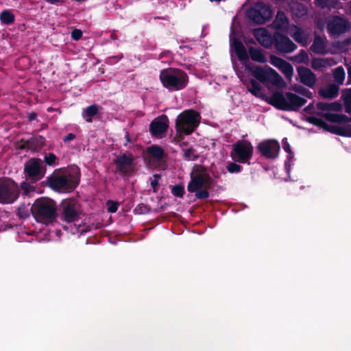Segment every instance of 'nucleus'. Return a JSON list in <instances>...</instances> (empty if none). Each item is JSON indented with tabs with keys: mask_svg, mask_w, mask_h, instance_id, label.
<instances>
[{
	"mask_svg": "<svg viewBox=\"0 0 351 351\" xmlns=\"http://www.w3.org/2000/svg\"><path fill=\"white\" fill-rule=\"evenodd\" d=\"M247 90L256 97L282 110H297L306 102L305 99L292 93L284 95L280 92H276L271 97H267L263 93L261 86L255 80H252L251 86H248Z\"/></svg>",
	"mask_w": 351,
	"mask_h": 351,
	"instance_id": "f257e3e1",
	"label": "nucleus"
},
{
	"mask_svg": "<svg viewBox=\"0 0 351 351\" xmlns=\"http://www.w3.org/2000/svg\"><path fill=\"white\" fill-rule=\"evenodd\" d=\"M212 180L207 170L200 166L195 165L191 172V180L188 184L187 190L195 193L197 199H206L208 189L211 187Z\"/></svg>",
	"mask_w": 351,
	"mask_h": 351,
	"instance_id": "f03ea898",
	"label": "nucleus"
},
{
	"mask_svg": "<svg viewBox=\"0 0 351 351\" xmlns=\"http://www.w3.org/2000/svg\"><path fill=\"white\" fill-rule=\"evenodd\" d=\"M79 171L77 168L58 170L49 179V186L60 192L73 191L79 184Z\"/></svg>",
	"mask_w": 351,
	"mask_h": 351,
	"instance_id": "7ed1b4c3",
	"label": "nucleus"
},
{
	"mask_svg": "<svg viewBox=\"0 0 351 351\" xmlns=\"http://www.w3.org/2000/svg\"><path fill=\"white\" fill-rule=\"evenodd\" d=\"M31 211L38 222L49 224L56 217L57 204L50 198H38L31 207Z\"/></svg>",
	"mask_w": 351,
	"mask_h": 351,
	"instance_id": "20e7f679",
	"label": "nucleus"
},
{
	"mask_svg": "<svg viewBox=\"0 0 351 351\" xmlns=\"http://www.w3.org/2000/svg\"><path fill=\"white\" fill-rule=\"evenodd\" d=\"M160 79L163 86L171 90L182 89L188 82V77L185 72L175 69L162 70L160 74Z\"/></svg>",
	"mask_w": 351,
	"mask_h": 351,
	"instance_id": "39448f33",
	"label": "nucleus"
},
{
	"mask_svg": "<svg viewBox=\"0 0 351 351\" xmlns=\"http://www.w3.org/2000/svg\"><path fill=\"white\" fill-rule=\"evenodd\" d=\"M246 69L250 70L252 75L262 83H269L277 87L285 86V83L282 77L272 68L265 66L250 67L246 65Z\"/></svg>",
	"mask_w": 351,
	"mask_h": 351,
	"instance_id": "423d86ee",
	"label": "nucleus"
},
{
	"mask_svg": "<svg viewBox=\"0 0 351 351\" xmlns=\"http://www.w3.org/2000/svg\"><path fill=\"white\" fill-rule=\"evenodd\" d=\"M200 115L193 110H185L176 119V130L180 133L189 134L198 126Z\"/></svg>",
	"mask_w": 351,
	"mask_h": 351,
	"instance_id": "0eeeda50",
	"label": "nucleus"
},
{
	"mask_svg": "<svg viewBox=\"0 0 351 351\" xmlns=\"http://www.w3.org/2000/svg\"><path fill=\"white\" fill-rule=\"evenodd\" d=\"M253 146L247 141H239L233 145L230 156L237 162L245 163L252 156Z\"/></svg>",
	"mask_w": 351,
	"mask_h": 351,
	"instance_id": "6e6552de",
	"label": "nucleus"
},
{
	"mask_svg": "<svg viewBox=\"0 0 351 351\" xmlns=\"http://www.w3.org/2000/svg\"><path fill=\"white\" fill-rule=\"evenodd\" d=\"M19 194V187L14 181L10 179L0 180V203H12L18 198Z\"/></svg>",
	"mask_w": 351,
	"mask_h": 351,
	"instance_id": "1a4fd4ad",
	"label": "nucleus"
},
{
	"mask_svg": "<svg viewBox=\"0 0 351 351\" xmlns=\"http://www.w3.org/2000/svg\"><path fill=\"white\" fill-rule=\"evenodd\" d=\"M61 219L66 222H73L79 219L80 207L75 199H65L62 202Z\"/></svg>",
	"mask_w": 351,
	"mask_h": 351,
	"instance_id": "9d476101",
	"label": "nucleus"
},
{
	"mask_svg": "<svg viewBox=\"0 0 351 351\" xmlns=\"http://www.w3.org/2000/svg\"><path fill=\"white\" fill-rule=\"evenodd\" d=\"M280 145L275 140H267L260 143L258 149L261 154L267 158H276L280 152Z\"/></svg>",
	"mask_w": 351,
	"mask_h": 351,
	"instance_id": "9b49d317",
	"label": "nucleus"
},
{
	"mask_svg": "<svg viewBox=\"0 0 351 351\" xmlns=\"http://www.w3.org/2000/svg\"><path fill=\"white\" fill-rule=\"evenodd\" d=\"M25 171L29 177L36 180L42 178L45 173L42 161L36 158L31 159L25 164Z\"/></svg>",
	"mask_w": 351,
	"mask_h": 351,
	"instance_id": "f8f14e48",
	"label": "nucleus"
},
{
	"mask_svg": "<svg viewBox=\"0 0 351 351\" xmlns=\"http://www.w3.org/2000/svg\"><path fill=\"white\" fill-rule=\"evenodd\" d=\"M349 29V22L340 17H333L328 23V30L332 36H339L346 32Z\"/></svg>",
	"mask_w": 351,
	"mask_h": 351,
	"instance_id": "ddd939ff",
	"label": "nucleus"
},
{
	"mask_svg": "<svg viewBox=\"0 0 351 351\" xmlns=\"http://www.w3.org/2000/svg\"><path fill=\"white\" fill-rule=\"evenodd\" d=\"M169 120L166 116H161L154 119L150 123V132L153 136L162 138L167 132Z\"/></svg>",
	"mask_w": 351,
	"mask_h": 351,
	"instance_id": "4468645a",
	"label": "nucleus"
},
{
	"mask_svg": "<svg viewBox=\"0 0 351 351\" xmlns=\"http://www.w3.org/2000/svg\"><path fill=\"white\" fill-rule=\"evenodd\" d=\"M274 38L276 48L279 51L290 53L293 51L296 48L295 45L289 38L280 34H275Z\"/></svg>",
	"mask_w": 351,
	"mask_h": 351,
	"instance_id": "2eb2a0df",
	"label": "nucleus"
},
{
	"mask_svg": "<svg viewBox=\"0 0 351 351\" xmlns=\"http://www.w3.org/2000/svg\"><path fill=\"white\" fill-rule=\"evenodd\" d=\"M134 158L131 154H123L116 160L118 170L123 174L131 173L133 169Z\"/></svg>",
	"mask_w": 351,
	"mask_h": 351,
	"instance_id": "dca6fc26",
	"label": "nucleus"
},
{
	"mask_svg": "<svg viewBox=\"0 0 351 351\" xmlns=\"http://www.w3.org/2000/svg\"><path fill=\"white\" fill-rule=\"evenodd\" d=\"M165 154L163 149L158 145H152L147 148L146 158L149 163L160 162L164 160Z\"/></svg>",
	"mask_w": 351,
	"mask_h": 351,
	"instance_id": "f3484780",
	"label": "nucleus"
},
{
	"mask_svg": "<svg viewBox=\"0 0 351 351\" xmlns=\"http://www.w3.org/2000/svg\"><path fill=\"white\" fill-rule=\"evenodd\" d=\"M297 70L300 82L302 84L311 88L315 85L316 81L315 75L310 69L304 67H298Z\"/></svg>",
	"mask_w": 351,
	"mask_h": 351,
	"instance_id": "a211bd4d",
	"label": "nucleus"
},
{
	"mask_svg": "<svg viewBox=\"0 0 351 351\" xmlns=\"http://www.w3.org/2000/svg\"><path fill=\"white\" fill-rule=\"evenodd\" d=\"M254 35L261 45L265 47H269L272 45L273 38L267 29L264 28L256 29L254 31Z\"/></svg>",
	"mask_w": 351,
	"mask_h": 351,
	"instance_id": "6ab92c4d",
	"label": "nucleus"
},
{
	"mask_svg": "<svg viewBox=\"0 0 351 351\" xmlns=\"http://www.w3.org/2000/svg\"><path fill=\"white\" fill-rule=\"evenodd\" d=\"M289 34L296 42L302 45H307L309 43L308 34L296 26L290 27Z\"/></svg>",
	"mask_w": 351,
	"mask_h": 351,
	"instance_id": "aec40b11",
	"label": "nucleus"
},
{
	"mask_svg": "<svg viewBox=\"0 0 351 351\" xmlns=\"http://www.w3.org/2000/svg\"><path fill=\"white\" fill-rule=\"evenodd\" d=\"M232 50L235 52L239 59L241 61H246L248 59L247 52L245 46L237 40H234L231 44Z\"/></svg>",
	"mask_w": 351,
	"mask_h": 351,
	"instance_id": "412c9836",
	"label": "nucleus"
},
{
	"mask_svg": "<svg viewBox=\"0 0 351 351\" xmlns=\"http://www.w3.org/2000/svg\"><path fill=\"white\" fill-rule=\"evenodd\" d=\"M256 7L261 10L259 14L261 15L260 18H256L258 23H263L271 18L272 12L269 6L265 5L263 3L259 2L256 5Z\"/></svg>",
	"mask_w": 351,
	"mask_h": 351,
	"instance_id": "4be33fe9",
	"label": "nucleus"
},
{
	"mask_svg": "<svg viewBox=\"0 0 351 351\" xmlns=\"http://www.w3.org/2000/svg\"><path fill=\"white\" fill-rule=\"evenodd\" d=\"M336 64L332 59L329 58H314L311 62V66L314 69H320L330 66Z\"/></svg>",
	"mask_w": 351,
	"mask_h": 351,
	"instance_id": "5701e85b",
	"label": "nucleus"
},
{
	"mask_svg": "<svg viewBox=\"0 0 351 351\" xmlns=\"http://www.w3.org/2000/svg\"><path fill=\"white\" fill-rule=\"evenodd\" d=\"M312 49L317 53H325L327 51L325 40L320 37H315Z\"/></svg>",
	"mask_w": 351,
	"mask_h": 351,
	"instance_id": "b1692460",
	"label": "nucleus"
},
{
	"mask_svg": "<svg viewBox=\"0 0 351 351\" xmlns=\"http://www.w3.org/2000/svg\"><path fill=\"white\" fill-rule=\"evenodd\" d=\"M249 54L251 58L256 62L263 63L266 62V58L263 51L258 49L250 47Z\"/></svg>",
	"mask_w": 351,
	"mask_h": 351,
	"instance_id": "393cba45",
	"label": "nucleus"
},
{
	"mask_svg": "<svg viewBox=\"0 0 351 351\" xmlns=\"http://www.w3.org/2000/svg\"><path fill=\"white\" fill-rule=\"evenodd\" d=\"M339 88L335 84H330L319 91L321 95L326 98H333L337 95Z\"/></svg>",
	"mask_w": 351,
	"mask_h": 351,
	"instance_id": "a878e982",
	"label": "nucleus"
},
{
	"mask_svg": "<svg viewBox=\"0 0 351 351\" xmlns=\"http://www.w3.org/2000/svg\"><path fill=\"white\" fill-rule=\"evenodd\" d=\"M98 106L92 105L85 108L82 112V117L87 122H91L93 117L97 113Z\"/></svg>",
	"mask_w": 351,
	"mask_h": 351,
	"instance_id": "bb28decb",
	"label": "nucleus"
},
{
	"mask_svg": "<svg viewBox=\"0 0 351 351\" xmlns=\"http://www.w3.org/2000/svg\"><path fill=\"white\" fill-rule=\"evenodd\" d=\"M287 23L288 21L285 14L282 12H278L274 23V27L279 29H283L287 27Z\"/></svg>",
	"mask_w": 351,
	"mask_h": 351,
	"instance_id": "cd10ccee",
	"label": "nucleus"
},
{
	"mask_svg": "<svg viewBox=\"0 0 351 351\" xmlns=\"http://www.w3.org/2000/svg\"><path fill=\"white\" fill-rule=\"evenodd\" d=\"M0 20L2 23L10 25L14 21V15L11 11L5 10L0 14Z\"/></svg>",
	"mask_w": 351,
	"mask_h": 351,
	"instance_id": "c85d7f7f",
	"label": "nucleus"
},
{
	"mask_svg": "<svg viewBox=\"0 0 351 351\" xmlns=\"http://www.w3.org/2000/svg\"><path fill=\"white\" fill-rule=\"evenodd\" d=\"M345 71L341 66H339L334 70L333 76L335 81L339 84H342L345 80Z\"/></svg>",
	"mask_w": 351,
	"mask_h": 351,
	"instance_id": "c756f323",
	"label": "nucleus"
},
{
	"mask_svg": "<svg viewBox=\"0 0 351 351\" xmlns=\"http://www.w3.org/2000/svg\"><path fill=\"white\" fill-rule=\"evenodd\" d=\"M343 102L347 112H351V88L346 90L343 95Z\"/></svg>",
	"mask_w": 351,
	"mask_h": 351,
	"instance_id": "7c9ffc66",
	"label": "nucleus"
},
{
	"mask_svg": "<svg viewBox=\"0 0 351 351\" xmlns=\"http://www.w3.org/2000/svg\"><path fill=\"white\" fill-rule=\"evenodd\" d=\"M30 210L29 205L21 204L17 210V215L19 217L25 219L29 216Z\"/></svg>",
	"mask_w": 351,
	"mask_h": 351,
	"instance_id": "2f4dec72",
	"label": "nucleus"
},
{
	"mask_svg": "<svg viewBox=\"0 0 351 351\" xmlns=\"http://www.w3.org/2000/svg\"><path fill=\"white\" fill-rule=\"evenodd\" d=\"M270 62L272 65L278 68L280 71L287 63V62H286L285 60L275 56H271L270 57Z\"/></svg>",
	"mask_w": 351,
	"mask_h": 351,
	"instance_id": "473e14b6",
	"label": "nucleus"
},
{
	"mask_svg": "<svg viewBox=\"0 0 351 351\" xmlns=\"http://www.w3.org/2000/svg\"><path fill=\"white\" fill-rule=\"evenodd\" d=\"M270 62L272 65L278 68L280 71L287 63V62H286L285 60L275 56H271L270 57Z\"/></svg>",
	"mask_w": 351,
	"mask_h": 351,
	"instance_id": "72a5a7b5",
	"label": "nucleus"
},
{
	"mask_svg": "<svg viewBox=\"0 0 351 351\" xmlns=\"http://www.w3.org/2000/svg\"><path fill=\"white\" fill-rule=\"evenodd\" d=\"M280 71L284 74V75L289 80L291 81L292 79V77L293 75V68L291 66V64L287 62L284 67L282 68Z\"/></svg>",
	"mask_w": 351,
	"mask_h": 351,
	"instance_id": "f704fd0d",
	"label": "nucleus"
},
{
	"mask_svg": "<svg viewBox=\"0 0 351 351\" xmlns=\"http://www.w3.org/2000/svg\"><path fill=\"white\" fill-rule=\"evenodd\" d=\"M317 107L319 109H320L322 110H326V111H328L330 110H338L340 109L339 104H338L337 103H334L332 104H325V103H319L317 104Z\"/></svg>",
	"mask_w": 351,
	"mask_h": 351,
	"instance_id": "c9c22d12",
	"label": "nucleus"
},
{
	"mask_svg": "<svg viewBox=\"0 0 351 351\" xmlns=\"http://www.w3.org/2000/svg\"><path fill=\"white\" fill-rule=\"evenodd\" d=\"M295 60L298 63L307 64L309 60L308 55L304 51H301L295 56Z\"/></svg>",
	"mask_w": 351,
	"mask_h": 351,
	"instance_id": "e433bc0d",
	"label": "nucleus"
},
{
	"mask_svg": "<svg viewBox=\"0 0 351 351\" xmlns=\"http://www.w3.org/2000/svg\"><path fill=\"white\" fill-rule=\"evenodd\" d=\"M260 11L255 6L254 8L250 9L248 11V16L250 19H251L252 21L258 23V21L256 20V18H260L261 16L260 13Z\"/></svg>",
	"mask_w": 351,
	"mask_h": 351,
	"instance_id": "4c0bfd02",
	"label": "nucleus"
},
{
	"mask_svg": "<svg viewBox=\"0 0 351 351\" xmlns=\"http://www.w3.org/2000/svg\"><path fill=\"white\" fill-rule=\"evenodd\" d=\"M282 147L284 150L288 154L289 159H291L293 157V153L291 152V146L287 141V138H285L282 140Z\"/></svg>",
	"mask_w": 351,
	"mask_h": 351,
	"instance_id": "58836bf2",
	"label": "nucleus"
},
{
	"mask_svg": "<svg viewBox=\"0 0 351 351\" xmlns=\"http://www.w3.org/2000/svg\"><path fill=\"white\" fill-rule=\"evenodd\" d=\"M184 157L189 160H194L197 158V154L193 149H188L184 150Z\"/></svg>",
	"mask_w": 351,
	"mask_h": 351,
	"instance_id": "ea45409f",
	"label": "nucleus"
},
{
	"mask_svg": "<svg viewBox=\"0 0 351 351\" xmlns=\"http://www.w3.org/2000/svg\"><path fill=\"white\" fill-rule=\"evenodd\" d=\"M45 162L48 165H56V160H57V157L55 156V154H49V155H46L45 156Z\"/></svg>",
	"mask_w": 351,
	"mask_h": 351,
	"instance_id": "a19ab883",
	"label": "nucleus"
},
{
	"mask_svg": "<svg viewBox=\"0 0 351 351\" xmlns=\"http://www.w3.org/2000/svg\"><path fill=\"white\" fill-rule=\"evenodd\" d=\"M172 193L175 196L182 197L184 193V187L182 186H178V185L173 186L172 189Z\"/></svg>",
	"mask_w": 351,
	"mask_h": 351,
	"instance_id": "79ce46f5",
	"label": "nucleus"
},
{
	"mask_svg": "<svg viewBox=\"0 0 351 351\" xmlns=\"http://www.w3.org/2000/svg\"><path fill=\"white\" fill-rule=\"evenodd\" d=\"M227 169L230 173H237L241 171V167L237 163L231 162L228 165Z\"/></svg>",
	"mask_w": 351,
	"mask_h": 351,
	"instance_id": "37998d69",
	"label": "nucleus"
},
{
	"mask_svg": "<svg viewBox=\"0 0 351 351\" xmlns=\"http://www.w3.org/2000/svg\"><path fill=\"white\" fill-rule=\"evenodd\" d=\"M108 205V210L110 213H115L118 208V204L115 202L109 201L107 203Z\"/></svg>",
	"mask_w": 351,
	"mask_h": 351,
	"instance_id": "c03bdc74",
	"label": "nucleus"
},
{
	"mask_svg": "<svg viewBox=\"0 0 351 351\" xmlns=\"http://www.w3.org/2000/svg\"><path fill=\"white\" fill-rule=\"evenodd\" d=\"M334 0H316L317 3L322 8L329 7Z\"/></svg>",
	"mask_w": 351,
	"mask_h": 351,
	"instance_id": "a18cd8bd",
	"label": "nucleus"
},
{
	"mask_svg": "<svg viewBox=\"0 0 351 351\" xmlns=\"http://www.w3.org/2000/svg\"><path fill=\"white\" fill-rule=\"evenodd\" d=\"M21 188L25 193H28L34 190V187L32 186L29 185V184H27L26 182H23L21 184Z\"/></svg>",
	"mask_w": 351,
	"mask_h": 351,
	"instance_id": "49530a36",
	"label": "nucleus"
},
{
	"mask_svg": "<svg viewBox=\"0 0 351 351\" xmlns=\"http://www.w3.org/2000/svg\"><path fill=\"white\" fill-rule=\"evenodd\" d=\"M296 91L300 93L302 95L308 98H311L313 97L312 93L305 88L296 89Z\"/></svg>",
	"mask_w": 351,
	"mask_h": 351,
	"instance_id": "de8ad7c7",
	"label": "nucleus"
},
{
	"mask_svg": "<svg viewBox=\"0 0 351 351\" xmlns=\"http://www.w3.org/2000/svg\"><path fill=\"white\" fill-rule=\"evenodd\" d=\"M326 117L327 119L333 122H339L340 121L339 116L337 114H326Z\"/></svg>",
	"mask_w": 351,
	"mask_h": 351,
	"instance_id": "09e8293b",
	"label": "nucleus"
},
{
	"mask_svg": "<svg viewBox=\"0 0 351 351\" xmlns=\"http://www.w3.org/2000/svg\"><path fill=\"white\" fill-rule=\"evenodd\" d=\"M82 33L79 29H75L72 32L71 36L74 40H79L82 37Z\"/></svg>",
	"mask_w": 351,
	"mask_h": 351,
	"instance_id": "8fccbe9b",
	"label": "nucleus"
},
{
	"mask_svg": "<svg viewBox=\"0 0 351 351\" xmlns=\"http://www.w3.org/2000/svg\"><path fill=\"white\" fill-rule=\"evenodd\" d=\"M75 138V135L72 133H69L65 138H64V142H68L72 141Z\"/></svg>",
	"mask_w": 351,
	"mask_h": 351,
	"instance_id": "3c124183",
	"label": "nucleus"
},
{
	"mask_svg": "<svg viewBox=\"0 0 351 351\" xmlns=\"http://www.w3.org/2000/svg\"><path fill=\"white\" fill-rule=\"evenodd\" d=\"M348 129H349L348 131H347L346 132H343V134H348V135L351 136V127L349 128Z\"/></svg>",
	"mask_w": 351,
	"mask_h": 351,
	"instance_id": "603ef678",
	"label": "nucleus"
},
{
	"mask_svg": "<svg viewBox=\"0 0 351 351\" xmlns=\"http://www.w3.org/2000/svg\"><path fill=\"white\" fill-rule=\"evenodd\" d=\"M35 117H36V114H29V119L32 120V119H34Z\"/></svg>",
	"mask_w": 351,
	"mask_h": 351,
	"instance_id": "864d4df0",
	"label": "nucleus"
},
{
	"mask_svg": "<svg viewBox=\"0 0 351 351\" xmlns=\"http://www.w3.org/2000/svg\"><path fill=\"white\" fill-rule=\"evenodd\" d=\"M38 141L40 143L41 145L43 144V138L42 137H39Z\"/></svg>",
	"mask_w": 351,
	"mask_h": 351,
	"instance_id": "5fc2aeb1",
	"label": "nucleus"
},
{
	"mask_svg": "<svg viewBox=\"0 0 351 351\" xmlns=\"http://www.w3.org/2000/svg\"><path fill=\"white\" fill-rule=\"evenodd\" d=\"M285 166H286L287 171H289V167H288V163L287 162H286Z\"/></svg>",
	"mask_w": 351,
	"mask_h": 351,
	"instance_id": "6e6d98bb",
	"label": "nucleus"
},
{
	"mask_svg": "<svg viewBox=\"0 0 351 351\" xmlns=\"http://www.w3.org/2000/svg\"><path fill=\"white\" fill-rule=\"evenodd\" d=\"M152 184L153 187H154V186H155V185L156 184V182H152Z\"/></svg>",
	"mask_w": 351,
	"mask_h": 351,
	"instance_id": "4d7b16f0",
	"label": "nucleus"
},
{
	"mask_svg": "<svg viewBox=\"0 0 351 351\" xmlns=\"http://www.w3.org/2000/svg\"><path fill=\"white\" fill-rule=\"evenodd\" d=\"M346 117L345 116H342V120L345 119Z\"/></svg>",
	"mask_w": 351,
	"mask_h": 351,
	"instance_id": "13d9d810",
	"label": "nucleus"
}]
</instances>
